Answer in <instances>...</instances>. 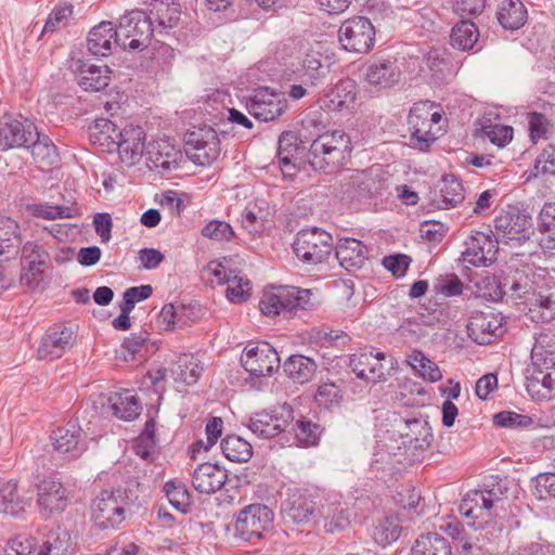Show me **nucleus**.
<instances>
[{
    "instance_id": "1",
    "label": "nucleus",
    "mask_w": 555,
    "mask_h": 555,
    "mask_svg": "<svg viewBox=\"0 0 555 555\" xmlns=\"http://www.w3.org/2000/svg\"><path fill=\"white\" fill-rule=\"evenodd\" d=\"M526 388L535 400H550L555 395V337L541 334L531 349Z\"/></svg>"
},
{
    "instance_id": "2",
    "label": "nucleus",
    "mask_w": 555,
    "mask_h": 555,
    "mask_svg": "<svg viewBox=\"0 0 555 555\" xmlns=\"http://www.w3.org/2000/svg\"><path fill=\"white\" fill-rule=\"evenodd\" d=\"M351 150L349 135L341 130H334L313 140L307 160L313 169L327 171L343 166L350 157Z\"/></svg>"
},
{
    "instance_id": "3",
    "label": "nucleus",
    "mask_w": 555,
    "mask_h": 555,
    "mask_svg": "<svg viewBox=\"0 0 555 555\" xmlns=\"http://www.w3.org/2000/svg\"><path fill=\"white\" fill-rule=\"evenodd\" d=\"M314 295L310 289L278 286L266 289L260 298V311L267 317L288 315L298 310L313 308Z\"/></svg>"
},
{
    "instance_id": "4",
    "label": "nucleus",
    "mask_w": 555,
    "mask_h": 555,
    "mask_svg": "<svg viewBox=\"0 0 555 555\" xmlns=\"http://www.w3.org/2000/svg\"><path fill=\"white\" fill-rule=\"evenodd\" d=\"M132 498L127 489L103 490L93 500L92 518L101 529H114L125 520Z\"/></svg>"
},
{
    "instance_id": "5",
    "label": "nucleus",
    "mask_w": 555,
    "mask_h": 555,
    "mask_svg": "<svg viewBox=\"0 0 555 555\" xmlns=\"http://www.w3.org/2000/svg\"><path fill=\"white\" fill-rule=\"evenodd\" d=\"M435 104L429 101L415 103L408 116L410 144L420 151H427L437 140L433 126L441 120V114L434 111Z\"/></svg>"
},
{
    "instance_id": "6",
    "label": "nucleus",
    "mask_w": 555,
    "mask_h": 555,
    "mask_svg": "<svg viewBox=\"0 0 555 555\" xmlns=\"http://www.w3.org/2000/svg\"><path fill=\"white\" fill-rule=\"evenodd\" d=\"M293 250L304 263L318 264L330 257L333 250V237L320 228L304 229L296 234Z\"/></svg>"
},
{
    "instance_id": "7",
    "label": "nucleus",
    "mask_w": 555,
    "mask_h": 555,
    "mask_svg": "<svg viewBox=\"0 0 555 555\" xmlns=\"http://www.w3.org/2000/svg\"><path fill=\"white\" fill-rule=\"evenodd\" d=\"M117 33L124 50H142L151 43L155 28L146 12L133 10L120 17Z\"/></svg>"
},
{
    "instance_id": "8",
    "label": "nucleus",
    "mask_w": 555,
    "mask_h": 555,
    "mask_svg": "<svg viewBox=\"0 0 555 555\" xmlns=\"http://www.w3.org/2000/svg\"><path fill=\"white\" fill-rule=\"evenodd\" d=\"M185 156L198 166L211 165L220 155V140L211 127L196 128L185 134Z\"/></svg>"
},
{
    "instance_id": "9",
    "label": "nucleus",
    "mask_w": 555,
    "mask_h": 555,
    "mask_svg": "<svg viewBox=\"0 0 555 555\" xmlns=\"http://www.w3.org/2000/svg\"><path fill=\"white\" fill-rule=\"evenodd\" d=\"M323 495L318 489H289L282 505L284 518L294 524H307L319 514Z\"/></svg>"
},
{
    "instance_id": "10",
    "label": "nucleus",
    "mask_w": 555,
    "mask_h": 555,
    "mask_svg": "<svg viewBox=\"0 0 555 555\" xmlns=\"http://www.w3.org/2000/svg\"><path fill=\"white\" fill-rule=\"evenodd\" d=\"M273 512L262 504H250L237 515L235 531L242 540L256 544L269 531L273 521Z\"/></svg>"
},
{
    "instance_id": "11",
    "label": "nucleus",
    "mask_w": 555,
    "mask_h": 555,
    "mask_svg": "<svg viewBox=\"0 0 555 555\" xmlns=\"http://www.w3.org/2000/svg\"><path fill=\"white\" fill-rule=\"evenodd\" d=\"M338 39L346 51L366 53L375 43V28L367 17L352 16L340 25Z\"/></svg>"
},
{
    "instance_id": "12",
    "label": "nucleus",
    "mask_w": 555,
    "mask_h": 555,
    "mask_svg": "<svg viewBox=\"0 0 555 555\" xmlns=\"http://www.w3.org/2000/svg\"><path fill=\"white\" fill-rule=\"evenodd\" d=\"M245 370L254 376H270L280 367L278 351L268 343L246 347L241 356Z\"/></svg>"
},
{
    "instance_id": "13",
    "label": "nucleus",
    "mask_w": 555,
    "mask_h": 555,
    "mask_svg": "<svg viewBox=\"0 0 555 555\" xmlns=\"http://www.w3.org/2000/svg\"><path fill=\"white\" fill-rule=\"evenodd\" d=\"M293 421L292 406L284 403L279 409L274 410V413H256L250 417L248 428L257 437L270 439L285 431Z\"/></svg>"
},
{
    "instance_id": "14",
    "label": "nucleus",
    "mask_w": 555,
    "mask_h": 555,
    "mask_svg": "<svg viewBox=\"0 0 555 555\" xmlns=\"http://www.w3.org/2000/svg\"><path fill=\"white\" fill-rule=\"evenodd\" d=\"M37 135L36 126L28 119L18 120L4 115L0 118V151L26 147Z\"/></svg>"
},
{
    "instance_id": "15",
    "label": "nucleus",
    "mask_w": 555,
    "mask_h": 555,
    "mask_svg": "<svg viewBox=\"0 0 555 555\" xmlns=\"http://www.w3.org/2000/svg\"><path fill=\"white\" fill-rule=\"evenodd\" d=\"M248 113L261 121H272L280 117L287 108V101L281 93L259 89L246 103Z\"/></svg>"
},
{
    "instance_id": "16",
    "label": "nucleus",
    "mask_w": 555,
    "mask_h": 555,
    "mask_svg": "<svg viewBox=\"0 0 555 555\" xmlns=\"http://www.w3.org/2000/svg\"><path fill=\"white\" fill-rule=\"evenodd\" d=\"M76 343V333L72 327L53 325L47 330L41 338L37 353L41 360L61 358L70 350Z\"/></svg>"
},
{
    "instance_id": "17",
    "label": "nucleus",
    "mask_w": 555,
    "mask_h": 555,
    "mask_svg": "<svg viewBox=\"0 0 555 555\" xmlns=\"http://www.w3.org/2000/svg\"><path fill=\"white\" fill-rule=\"evenodd\" d=\"M531 218L517 209L502 211L494 219L495 238L505 243L529 237Z\"/></svg>"
},
{
    "instance_id": "18",
    "label": "nucleus",
    "mask_w": 555,
    "mask_h": 555,
    "mask_svg": "<svg viewBox=\"0 0 555 555\" xmlns=\"http://www.w3.org/2000/svg\"><path fill=\"white\" fill-rule=\"evenodd\" d=\"M466 248L462 251L463 262L475 267H488L498 254V238L482 232H475L465 241Z\"/></svg>"
},
{
    "instance_id": "19",
    "label": "nucleus",
    "mask_w": 555,
    "mask_h": 555,
    "mask_svg": "<svg viewBox=\"0 0 555 555\" xmlns=\"http://www.w3.org/2000/svg\"><path fill=\"white\" fill-rule=\"evenodd\" d=\"M50 439L54 451L66 460L78 459L87 450L82 430L75 423L57 427L51 433Z\"/></svg>"
},
{
    "instance_id": "20",
    "label": "nucleus",
    "mask_w": 555,
    "mask_h": 555,
    "mask_svg": "<svg viewBox=\"0 0 555 555\" xmlns=\"http://www.w3.org/2000/svg\"><path fill=\"white\" fill-rule=\"evenodd\" d=\"M502 317L493 310L474 311L467 324L468 336L479 345H487L498 337Z\"/></svg>"
},
{
    "instance_id": "21",
    "label": "nucleus",
    "mask_w": 555,
    "mask_h": 555,
    "mask_svg": "<svg viewBox=\"0 0 555 555\" xmlns=\"http://www.w3.org/2000/svg\"><path fill=\"white\" fill-rule=\"evenodd\" d=\"M116 150L122 163L132 166L139 163L144 154L145 132L142 127L129 126L118 133Z\"/></svg>"
},
{
    "instance_id": "22",
    "label": "nucleus",
    "mask_w": 555,
    "mask_h": 555,
    "mask_svg": "<svg viewBox=\"0 0 555 555\" xmlns=\"http://www.w3.org/2000/svg\"><path fill=\"white\" fill-rule=\"evenodd\" d=\"M87 46L92 55L108 56L113 53L114 48H121V41L113 23L101 22L90 30Z\"/></svg>"
},
{
    "instance_id": "23",
    "label": "nucleus",
    "mask_w": 555,
    "mask_h": 555,
    "mask_svg": "<svg viewBox=\"0 0 555 555\" xmlns=\"http://www.w3.org/2000/svg\"><path fill=\"white\" fill-rule=\"evenodd\" d=\"M146 13L155 34L162 36L178 25L181 11L180 4L173 0H155Z\"/></svg>"
},
{
    "instance_id": "24",
    "label": "nucleus",
    "mask_w": 555,
    "mask_h": 555,
    "mask_svg": "<svg viewBox=\"0 0 555 555\" xmlns=\"http://www.w3.org/2000/svg\"><path fill=\"white\" fill-rule=\"evenodd\" d=\"M385 353L364 351L352 354L349 360V366L358 378L376 382L384 377V367L382 360Z\"/></svg>"
},
{
    "instance_id": "25",
    "label": "nucleus",
    "mask_w": 555,
    "mask_h": 555,
    "mask_svg": "<svg viewBox=\"0 0 555 555\" xmlns=\"http://www.w3.org/2000/svg\"><path fill=\"white\" fill-rule=\"evenodd\" d=\"M401 70L396 60L376 59L366 69V81L376 88L386 89L398 83Z\"/></svg>"
},
{
    "instance_id": "26",
    "label": "nucleus",
    "mask_w": 555,
    "mask_h": 555,
    "mask_svg": "<svg viewBox=\"0 0 555 555\" xmlns=\"http://www.w3.org/2000/svg\"><path fill=\"white\" fill-rule=\"evenodd\" d=\"M227 473L217 464L203 463L198 465L192 476L194 489L201 493L210 494L225 483Z\"/></svg>"
},
{
    "instance_id": "27",
    "label": "nucleus",
    "mask_w": 555,
    "mask_h": 555,
    "mask_svg": "<svg viewBox=\"0 0 555 555\" xmlns=\"http://www.w3.org/2000/svg\"><path fill=\"white\" fill-rule=\"evenodd\" d=\"M336 258L347 271L358 270L367 259V248L359 240L341 238L336 246Z\"/></svg>"
},
{
    "instance_id": "28",
    "label": "nucleus",
    "mask_w": 555,
    "mask_h": 555,
    "mask_svg": "<svg viewBox=\"0 0 555 555\" xmlns=\"http://www.w3.org/2000/svg\"><path fill=\"white\" fill-rule=\"evenodd\" d=\"M66 502V489L61 482L46 479L38 486V504L44 512H61L65 508Z\"/></svg>"
},
{
    "instance_id": "29",
    "label": "nucleus",
    "mask_w": 555,
    "mask_h": 555,
    "mask_svg": "<svg viewBox=\"0 0 555 555\" xmlns=\"http://www.w3.org/2000/svg\"><path fill=\"white\" fill-rule=\"evenodd\" d=\"M147 158L154 168L171 171L180 167L183 154L168 141H159L147 151Z\"/></svg>"
},
{
    "instance_id": "30",
    "label": "nucleus",
    "mask_w": 555,
    "mask_h": 555,
    "mask_svg": "<svg viewBox=\"0 0 555 555\" xmlns=\"http://www.w3.org/2000/svg\"><path fill=\"white\" fill-rule=\"evenodd\" d=\"M23 255H25V262L21 272V283L35 288L42 281L46 261L42 259L39 247L30 244L25 245Z\"/></svg>"
},
{
    "instance_id": "31",
    "label": "nucleus",
    "mask_w": 555,
    "mask_h": 555,
    "mask_svg": "<svg viewBox=\"0 0 555 555\" xmlns=\"http://www.w3.org/2000/svg\"><path fill=\"white\" fill-rule=\"evenodd\" d=\"M496 18L507 30L521 28L528 18V12L520 0H503L498 9Z\"/></svg>"
},
{
    "instance_id": "32",
    "label": "nucleus",
    "mask_w": 555,
    "mask_h": 555,
    "mask_svg": "<svg viewBox=\"0 0 555 555\" xmlns=\"http://www.w3.org/2000/svg\"><path fill=\"white\" fill-rule=\"evenodd\" d=\"M326 57L321 51H308L305 54L301 64V79L307 86H318L323 83L328 73V65L324 64Z\"/></svg>"
},
{
    "instance_id": "33",
    "label": "nucleus",
    "mask_w": 555,
    "mask_h": 555,
    "mask_svg": "<svg viewBox=\"0 0 555 555\" xmlns=\"http://www.w3.org/2000/svg\"><path fill=\"white\" fill-rule=\"evenodd\" d=\"M413 555H452L450 541L437 533L428 532L417 538L413 548Z\"/></svg>"
},
{
    "instance_id": "34",
    "label": "nucleus",
    "mask_w": 555,
    "mask_h": 555,
    "mask_svg": "<svg viewBox=\"0 0 555 555\" xmlns=\"http://www.w3.org/2000/svg\"><path fill=\"white\" fill-rule=\"evenodd\" d=\"M283 369L294 382L305 384L314 375L317 364L311 358L293 354L284 362Z\"/></svg>"
},
{
    "instance_id": "35",
    "label": "nucleus",
    "mask_w": 555,
    "mask_h": 555,
    "mask_svg": "<svg viewBox=\"0 0 555 555\" xmlns=\"http://www.w3.org/2000/svg\"><path fill=\"white\" fill-rule=\"evenodd\" d=\"M111 409L118 418L132 421L140 414L141 406L130 390L115 392L109 397Z\"/></svg>"
},
{
    "instance_id": "36",
    "label": "nucleus",
    "mask_w": 555,
    "mask_h": 555,
    "mask_svg": "<svg viewBox=\"0 0 555 555\" xmlns=\"http://www.w3.org/2000/svg\"><path fill=\"white\" fill-rule=\"evenodd\" d=\"M111 81V69L108 66L90 65L80 69L79 86L89 92H99L106 88Z\"/></svg>"
},
{
    "instance_id": "37",
    "label": "nucleus",
    "mask_w": 555,
    "mask_h": 555,
    "mask_svg": "<svg viewBox=\"0 0 555 555\" xmlns=\"http://www.w3.org/2000/svg\"><path fill=\"white\" fill-rule=\"evenodd\" d=\"M298 151L297 138L292 132H284L279 139L278 158L284 176L295 173L296 153Z\"/></svg>"
},
{
    "instance_id": "38",
    "label": "nucleus",
    "mask_w": 555,
    "mask_h": 555,
    "mask_svg": "<svg viewBox=\"0 0 555 555\" xmlns=\"http://www.w3.org/2000/svg\"><path fill=\"white\" fill-rule=\"evenodd\" d=\"M27 147L31 149L33 158L40 167L52 166L59 160L54 143L47 135L40 137L38 131Z\"/></svg>"
},
{
    "instance_id": "39",
    "label": "nucleus",
    "mask_w": 555,
    "mask_h": 555,
    "mask_svg": "<svg viewBox=\"0 0 555 555\" xmlns=\"http://www.w3.org/2000/svg\"><path fill=\"white\" fill-rule=\"evenodd\" d=\"M122 348L128 352L125 360L143 361L154 351V343L149 339L146 332L133 333L122 343Z\"/></svg>"
},
{
    "instance_id": "40",
    "label": "nucleus",
    "mask_w": 555,
    "mask_h": 555,
    "mask_svg": "<svg viewBox=\"0 0 555 555\" xmlns=\"http://www.w3.org/2000/svg\"><path fill=\"white\" fill-rule=\"evenodd\" d=\"M221 450L229 461L235 463L247 462L253 455L251 444L247 440L234 435L222 439Z\"/></svg>"
},
{
    "instance_id": "41",
    "label": "nucleus",
    "mask_w": 555,
    "mask_h": 555,
    "mask_svg": "<svg viewBox=\"0 0 555 555\" xmlns=\"http://www.w3.org/2000/svg\"><path fill=\"white\" fill-rule=\"evenodd\" d=\"M478 36L479 31L473 22L462 21L452 28L450 40L453 48L467 51L474 48Z\"/></svg>"
},
{
    "instance_id": "42",
    "label": "nucleus",
    "mask_w": 555,
    "mask_h": 555,
    "mask_svg": "<svg viewBox=\"0 0 555 555\" xmlns=\"http://www.w3.org/2000/svg\"><path fill=\"white\" fill-rule=\"evenodd\" d=\"M319 515L323 517V527L326 532L334 533L349 525L347 511L340 504H321Z\"/></svg>"
},
{
    "instance_id": "43",
    "label": "nucleus",
    "mask_w": 555,
    "mask_h": 555,
    "mask_svg": "<svg viewBox=\"0 0 555 555\" xmlns=\"http://www.w3.org/2000/svg\"><path fill=\"white\" fill-rule=\"evenodd\" d=\"M17 223L8 217H0V256L18 251L21 237Z\"/></svg>"
},
{
    "instance_id": "44",
    "label": "nucleus",
    "mask_w": 555,
    "mask_h": 555,
    "mask_svg": "<svg viewBox=\"0 0 555 555\" xmlns=\"http://www.w3.org/2000/svg\"><path fill=\"white\" fill-rule=\"evenodd\" d=\"M27 210L34 217L47 220L73 218L78 212V208L74 205H51L49 203L28 205Z\"/></svg>"
},
{
    "instance_id": "45",
    "label": "nucleus",
    "mask_w": 555,
    "mask_h": 555,
    "mask_svg": "<svg viewBox=\"0 0 555 555\" xmlns=\"http://www.w3.org/2000/svg\"><path fill=\"white\" fill-rule=\"evenodd\" d=\"M291 425L298 446L312 447L318 444L322 434V428L319 424L302 416L294 424L291 423Z\"/></svg>"
},
{
    "instance_id": "46",
    "label": "nucleus",
    "mask_w": 555,
    "mask_h": 555,
    "mask_svg": "<svg viewBox=\"0 0 555 555\" xmlns=\"http://www.w3.org/2000/svg\"><path fill=\"white\" fill-rule=\"evenodd\" d=\"M460 513L466 518L479 519L491 515L490 507L485 502V496L479 490L466 493L460 504Z\"/></svg>"
},
{
    "instance_id": "47",
    "label": "nucleus",
    "mask_w": 555,
    "mask_h": 555,
    "mask_svg": "<svg viewBox=\"0 0 555 555\" xmlns=\"http://www.w3.org/2000/svg\"><path fill=\"white\" fill-rule=\"evenodd\" d=\"M357 85L352 79L339 80L328 94L332 109L347 108L354 103Z\"/></svg>"
},
{
    "instance_id": "48",
    "label": "nucleus",
    "mask_w": 555,
    "mask_h": 555,
    "mask_svg": "<svg viewBox=\"0 0 555 555\" xmlns=\"http://www.w3.org/2000/svg\"><path fill=\"white\" fill-rule=\"evenodd\" d=\"M201 360L193 354H182L178 359V370L175 372L177 382L194 385L203 373Z\"/></svg>"
},
{
    "instance_id": "49",
    "label": "nucleus",
    "mask_w": 555,
    "mask_h": 555,
    "mask_svg": "<svg viewBox=\"0 0 555 555\" xmlns=\"http://www.w3.org/2000/svg\"><path fill=\"white\" fill-rule=\"evenodd\" d=\"M24 509V500L17 493L14 480L0 482V513L17 515Z\"/></svg>"
},
{
    "instance_id": "50",
    "label": "nucleus",
    "mask_w": 555,
    "mask_h": 555,
    "mask_svg": "<svg viewBox=\"0 0 555 555\" xmlns=\"http://www.w3.org/2000/svg\"><path fill=\"white\" fill-rule=\"evenodd\" d=\"M401 526L398 516H386L380 520L373 530L374 541L385 547L399 539Z\"/></svg>"
},
{
    "instance_id": "51",
    "label": "nucleus",
    "mask_w": 555,
    "mask_h": 555,
    "mask_svg": "<svg viewBox=\"0 0 555 555\" xmlns=\"http://www.w3.org/2000/svg\"><path fill=\"white\" fill-rule=\"evenodd\" d=\"M406 361L424 379L435 383L442 378L439 366L420 350H413Z\"/></svg>"
},
{
    "instance_id": "52",
    "label": "nucleus",
    "mask_w": 555,
    "mask_h": 555,
    "mask_svg": "<svg viewBox=\"0 0 555 555\" xmlns=\"http://www.w3.org/2000/svg\"><path fill=\"white\" fill-rule=\"evenodd\" d=\"M503 287L508 289L513 299L522 300L526 304H529L537 294L533 282L524 273H516L512 280L507 279Z\"/></svg>"
},
{
    "instance_id": "53",
    "label": "nucleus",
    "mask_w": 555,
    "mask_h": 555,
    "mask_svg": "<svg viewBox=\"0 0 555 555\" xmlns=\"http://www.w3.org/2000/svg\"><path fill=\"white\" fill-rule=\"evenodd\" d=\"M483 138L490 140V142L499 147H503L508 144L513 139V128L504 125H492L489 119L481 121V128L479 130Z\"/></svg>"
},
{
    "instance_id": "54",
    "label": "nucleus",
    "mask_w": 555,
    "mask_h": 555,
    "mask_svg": "<svg viewBox=\"0 0 555 555\" xmlns=\"http://www.w3.org/2000/svg\"><path fill=\"white\" fill-rule=\"evenodd\" d=\"M164 491L169 503L179 512L186 513L190 505V495L185 486L180 481H168Z\"/></svg>"
},
{
    "instance_id": "55",
    "label": "nucleus",
    "mask_w": 555,
    "mask_h": 555,
    "mask_svg": "<svg viewBox=\"0 0 555 555\" xmlns=\"http://www.w3.org/2000/svg\"><path fill=\"white\" fill-rule=\"evenodd\" d=\"M442 202L448 206H456L464 199V188L454 176L443 178L440 188Z\"/></svg>"
},
{
    "instance_id": "56",
    "label": "nucleus",
    "mask_w": 555,
    "mask_h": 555,
    "mask_svg": "<svg viewBox=\"0 0 555 555\" xmlns=\"http://www.w3.org/2000/svg\"><path fill=\"white\" fill-rule=\"evenodd\" d=\"M201 233L204 237L218 242H230L235 236L231 224L221 220L209 221Z\"/></svg>"
},
{
    "instance_id": "57",
    "label": "nucleus",
    "mask_w": 555,
    "mask_h": 555,
    "mask_svg": "<svg viewBox=\"0 0 555 555\" xmlns=\"http://www.w3.org/2000/svg\"><path fill=\"white\" fill-rule=\"evenodd\" d=\"M227 298L234 304L245 302L250 296V283L238 275H233L227 284Z\"/></svg>"
},
{
    "instance_id": "58",
    "label": "nucleus",
    "mask_w": 555,
    "mask_h": 555,
    "mask_svg": "<svg viewBox=\"0 0 555 555\" xmlns=\"http://www.w3.org/2000/svg\"><path fill=\"white\" fill-rule=\"evenodd\" d=\"M533 175L535 177L555 175V145L548 144L539 154L534 162Z\"/></svg>"
},
{
    "instance_id": "59",
    "label": "nucleus",
    "mask_w": 555,
    "mask_h": 555,
    "mask_svg": "<svg viewBox=\"0 0 555 555\" xmlns=\"http://www.w3.org/2000/svg\"><path fill=\"white\" fill-rule=\"evenodd\" d=\"M341 398V389L334 383H324L320 385L314 395L315 402L325 408L339 403Z\"/></svg>"
},
{
    "instance_id": "60",
    "label": "nucleus",
    "mask_w": 555,
    "mask_h": 555,
    "mask_svg": "<svg viewBox=\"0 0 555 555\" xmlns=\"http://www.w3.org/2000/svg\"><path fill=\"white\" fill-rule=\"evenodd\" d=\"M222 425L223 422L220 417H212L208 421L205 431L207 436V441L198 440L192 446V452L195 453L203 448L205 451H208L219 439L222 434Z\"/></svg>"
},
{
    "instance_id": "61",
    "label": "nucleus",
    "mask_w": 555,
    "mask_h": 555,
    "mask_svg": "<svg viewBox=\"0 0 555 555\" xmlns=\"http://www.w3.org/2000/svg\"><path fill=\"white\" fill-rule=\"evenodd\" d=\"M529 305L531 312H534L537 308L541 310L540 317L543 321H551L555 317V299L551 294L537 293Z\"/></svg>"
},
{
    "instance_id": "62",
    "label": "nucleus",
    "mask_w": 555,
    "mask_h": 555,
    "mask_svg": "<svg viewBox=\"0 0 555 555\" xmlns=\"http://www.w3.org/2000/svg\"><path fill=\"white\" fill-rule=\"evenodd\" d=\"M494 423L502 427H527L532 418L512 411H503L494 415Z\"/></svg>"
},
{
    "instance_id": "63",
    "label": "nucleus",
    "mask_w": 555,
    "mask_h": 555,
    "mask_svg": "<svg viewBox=\"0 0 555 555\" xmlns=\"http://www.w3.org/2000/svg\"><path fill=\"white\" fill-rule=\"evenodd\" d=\"M73 13L72 5L64 7H55L53 11L49 14L43 31H55L56 29L65 26L66 21Z\"/></svg>"
},
{
    "instance_id": "64",
    "label": "nucleus",
    "mask_w": 555,
    "mask_h": 555,
    "mask_svg": "<svg viewBox=\"0 0 555 555\" xmlns=\"http://www.w3.org/2000/svg\"><path fill=\"white\" fill-rule=\"evenodd\" d=\"M535 496L539 500H546L548 496H555V472L540 474L534 479Z\"/></svg>"
}]
</instances>
